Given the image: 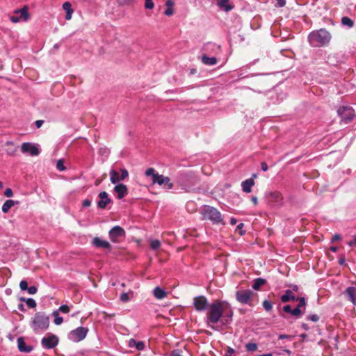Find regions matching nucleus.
Wrapping results in <instances>:
<instances>
[{"mask_svg": "<svg viewBox=\"0 0 356 356\" xmlns=\"http://www.w3.org/2000/svg\"><path fill=\"white\" fill-rule=\"evenodd\" d=\"M233 311L230 305L225 301L216 300L208 307L207 314V324H216L221 318H227L226 322L232 319Z\"/></svg>", "mask_w": 356, "mask_h": 356, "instance_id": "nucleus-1", "label": "nucleus"}, {"mask_svg": "<svg viewBox=\"0 0 356 356\" xmlns=\"http://www.w3.org/2000/svg\"><path fill=\"white\" fill-rule=\"evenodd\" d=\"M331 34L325 29H321L309 33V42L312 47H319L328 44L331 40Z\"/></svg>", "mask_w": 356, "mask_h": 356, "instance_id": "nucleus-2", "label": "nucleus"}, {"mask_svg": "<svg viewBox=\"0 0 356 356\" xmlns=\"http://www.w3.org/2000/svg\"><path fill=\"white\" fill-rule=\"evenodd\" d=\"M145 175L147 177H151L152 184L153 185L157 184L166 190L172 189L173 187V184L170 181L169 177L159 175L153 168L147 169Z\"/></svg>", "mask_w": 356, "mask_h": 356, "instance_id": "nucleus-3", "label": "nucleus"}, {"mask_svg": "<svg viewBox=\"0 0 356 356\" xmlns=\"http://www.w3.org/2000/svg\"><path fill=\"white\" fill-rule=\"evenodd\" d=\"M49 317L44 312H37L31 321V327L36 332L45 331L49 327Z\"/></svg>", "mask_w": 356, "mask_h": 356, "instance_id": "nucleus-4", "label": "nucleus"}, {"mask_svg": "<svg viewBox=\"0 0 356 356\" xmlns=\"http://www.w3.org/2000/svg\"><path fill=\"white\" fill-rule=\"evenodd\" d=\"M202 215L204 220H209L215 224H225L221 213L214 207L205 206L202 211Z\"/></svg>", "mask_w": 356, "mask_h": 356, "instance_id": "nucleus-5", "label": "nucleus"}, {"mask_svg": "<svg viewBox=\"0 0 356 356\" xmlns=\"http://www.w3.org/2000/svg\"><path fill=\"white\" fill-rule=\"evenodd\" d=\"M254 293L251 290H238L236 292V298L238 302L243 305H251Z\"/></svg>", "mask_w": 356, "mask_h": 356, "instance_id": "nucleus-6", "label": "nucleus"}, {"mask_svg": "<svg viewBox=\"0 0 356 356\" xmlns=\"http://www.w3.org/2000/svg\"><path fill=\"white\" fill-rule=\"evenodd\" d=\"M88 332V328L84 327H79L70 332L69 339L72 341L79 342L86 337Z\"/></svg>", "mask_w": 356, "mask_h": 356, "instance_id": "nucleus-7", "label": "nucleus"}, {"mask_svg": "<svg viewBox=\"0 0 356 356\" xmlns=\"http://www.w3.org/2000/svg\"><path fill=\"white\" fill-rule=\"evenodd\" d=\"M337 113L339 115L341 118V120L345 123H348L351 122L354 117H355V113L353 109L351 107L348 106H342L340 107Z\"/></svg>", "mask_w": 356, "mask_h": 356, "instance_id": "nucleus-8", "label": "nucleus"}, {"mask_svg": "<svg viewBox=\"0 0 356 356\" xmlns=\"http://www.w3.org/2000/svg\"><path fill=\"white\" fill-rule=\"evenodd\" d=\"M108 236L113 243H119L121 238L125 237V231L122 227L117 225L109 231Z\"/></svg>", "mask_w": 356, "mask_h": 356, "instance_id": "nucleus-9", "label": "nucleus"}, {"mask_svg": "<svg viewBox=\"0 0 356 356\" xmlns=\"http://www.w3.org/2000/svg\"><path fill=\"white\" fill-rule=\"evenodd\" d=\"M58 341L57 336L52 334H48L46 337L42 338L41 343L44 348L51 349L58 345Z\"/></svg>", "mask_w": 356, "mask_h": 356, "instance_id": "nucleus-10", "label": "nucleus"}, {"mask_svg": "<svg viewBox=\"0 0 356 356\" xmlns=\"http://www.w3.org/2000/svg\"><path fill=\"white\" fill-rule=\"evenodd\" d=\"M266 197L269 202L281 206L283 204V195L279 191H270L266 193Z\"/></svg>", "mask_w": 356, "mask_h": 356, "instance_id": "nucleus-11", "label": "nucleus"}, {"mask_svg": "<svg viewBox=\"0 0 356 356\" xmlns=\"http://www.w3.org/2000/svg\"><path fill=\"white\" fill-rule=\"evenodd\" d=\"M193 305L198 312L204 311L209 307L207 299L203 296L194 298Z\"/></svg>", "mask_w": 356, "mask_h": 356, "instance_id": "nucleus-12", "label": "nucleus"}, {"mask_svg": "<svg viewBox=\"0 0 356 356\" xmlns=\"http://www.w3.org/2000/svg\"><path fill=\"white\" fill-rule=\"evenodd\" d=\"M24 152L29 153L31 156H38L40 151L38 145L31 143H24Z\"/></svg>", "mask_w": 356, "mask_h": 356, "instance_id": "nucleus-13", "label": "nucleus"}, {"mask_svg": "<svg viewBox=\"0 0 356 356\" xmlns=\"http://www.w3.org/2000/svg\"><path fill=\"white\" fill-rule=\"evenodd\" d=\"M99 200L97 202V207L99 209H105L111 203V200L108 197L106 192L103 191L99 194Z\"/></svg>", "mask_w": 356, "mask_h": 356, "instance_id": "nucleus-14", "label": "nucleus"}, {"mask_svg": "<svg viewBox=\"0 0 356 356\" xmlns=\"http://www.w3.org/2000/svg\"><path fill=\"white\" fill-rule=\"evenodd\" d=\"M92 244L97 248H101L108 250H111V245L109 242L106 240H103L99 237H95L92 239Z\"/></svg>", "mask_w": 356, "mask_h": 356, "instance_id": "nucleus-15", "label": "nucleus"}, {"mask_svg": "<svg viewBox=\"0 0 356 356\" xmlns=\"http://www.w3.org/2000/svg\"><path fill=\"white\" fill-rule=\"evenodd\" d=\"M114 191L118 194V199H122L127 195L128 189L126 185L118 184L115 186Z\"/></svg>", "mask_w": 356, "mask_h": 356, "instance_id": "nucleus-16", "label": "nucleus"}, {"mask_svg": "<svg viewBox=\"0 0 356 356\" xmlns=\"http://www.w3.org/2000/svg\"><path fill=\"white\" fill-rule=\"evenodd\" d=\"M218 6L225 12H229L234 8V6L229 3V0H216Z\"/></svg>", "mask_w": 356, "mask_h": 356, "instance_id": "nucleus-17", "label": "nucleus"}, {"mask_svg": "<svg viewBox=\"0 0 356 356\" xmlns=\"http://www.w3.org/2000/svg\"><path fill=\"white\" fill-rule=\"evenodd\" d=\"M254 185L253 179H248L241 183V187L243 192L249 193L252 191V187Z\"/></svg>", "mask_w": 356, "mask_h": 356, "instance_id": "nucleus-18", "label": "nucleus"}, {"mask_svg": "<svg viewBox=\"0 0 356 356\" xmlns=\"http://www.w3.org/2000/svg\"><path fill=\"white\" fill-rule=\"evenodd\" d=\"M348 299L353 302L354 305H356V287L350 286L346 289L345 291Z\"/></svg>", "mask_w": 356, "mask_h": 356, "instance_id": "nucleus-19", "label": "nucleus"}, {"mask_svg": "<svg viewBox=\"0 0 356 356\" xmlns=\"http://www.w3.org/2000/svg\"><path fill=\"white\" fill-rule=\"evenodd\" d=\"M63 8L66 12L65 19L70 20L72 19V13L74 12L72 8V5L70 2L66 1L63 4Z\"/></svg>", "mask_w": 356, "mask_h": 356, "instance_id": "nucleus-20", "label": "nucleus"}, {"mask_svg": "<svg viewBox=\"0 0 356 356\" xmlns=\"http://www.w3.org/2000/svg\"><path fill=\"white\" fill-rule=\"evenodd\" d=\"M281 300L283 302H287L291 300L296 301L297 300V298L291 290H287L286 293L281 297Z\"/></svg>", "mask_w": 356, "mask_h": 356, "instance_id": "nucleus-21", "label": "nucleus"}, {"mask_svg": "<svg viewBox=\"0 0 356 356\" xmlns=\"http://www.w3.org/2000/svg\"><path fill=\"white\" fill-rule=\"evenodd\" d=\"M129 346L130 348H136L138 350H142L145 348V343L143 341H137L134 339L129 341Z\"/></svg>", "mask_w": 356, "mask_h": 356, "instance_id": "nucleus-22", "label": "nucleus"}, {"mask_svg": "<svg viewBox=\"0 0 356 356\" xmlns=\"http://www.w3.org/2000/svg\"><path fill=\"white\" fill-rule=\"evenodd\" d=\"M16 204H19V202H15L12 200H6L2 206V211L4 213H6L9 211V210Z\"/></svg>", "mask_w": 356, "mask_h": 356, "instance_id": "nucleus-23", "label": "nucleus"}, {"mask_svg": "<svg viewBox=\"0 0 356 356\" xmlns=\"http://www.w3.org/2000/svg\"><path fill=\"white\" fill-rule=\"evenodd\" d=\"M153 294L154 297L159 300L163 299L167 296V293L159 286L154 289Z\"/></svg>", "mask_w": 356, "mask_h": 356, "instance_id": "nucleus-24", "label": "nucleus"}, {"mask_svg": "<svg viewBox=\"0 0 356 356\" xmlns=\"http://www.w3.org/2000/svg\"><path fill=\"white\" fill-rule=\"evenodd\" d=\"M202 62L207 65H214L217 63V59L216 57H209L207 55H203Z\"/></svg>", "mask_w": 356, "mask_h": 356, "instance_id": "nucleus-25", "label": "nucleus"}, {"mask_svg": "<svg viewBox=\"0 0 356 356\" xmlns=\"http://www.w3.org/2000/svg\"><path fill=\"white\" fill-rule=\"evenodd\" d=\"M266 282V280L263 279V278H257L256 280H254V283H253V285H252V288L256 290V291H258L260 289V288L265 284V283Z\"/></svg>", "mask_w": 356, "mask_h": 356, "instance_id": "nucleus-26", "label": "nucleus"}, {"mask_svg": "<svg viewBox=\"0 0 356 356\" xmlns=\"http://www.w3.org/2000/svg\"><path fill=\"white\" fill-rule=\"evenodd\" d=\"M24 291H27L30 295H33L37 293L38 289L35 286H29L26 281H24Z\"/></svg>", "mask_w": 356, "mask_h": 356, "instance_id": "nucleus-27", "label": "nucleus"}, {"mask_svg": "<svg viewBox=\"0 0 356 356\" xmlns=\"http://www.w3.org/2000/svg\"><path fill=\"white\" fill-rule=\"evenodd\" d=\"M6 150L10 154H13L17 150V147L11 141H8L6 144Z\"/></svg>", "mask_w": 356, "mask_h": 356, "instance_id": "nucleus-28", "label": "nucleus"}, {"mask_svg": "<svg viewBox=\"0 0 356 356\" xmlns=\"http://www.w3.org/2000/svg\"><path fill=\"white\" fill-rule=\"evenodd\" d=\"M110 175H111L110 180L112 184H115L120 181V177H119L118 173L115 170H111Z\"/></svg>", "mask_w": 356, "mask_h": 356, "instance_id": "nucleus-29", "label": "nucleus"}, {"mask_svg": "<svg viewBox=\"0 0 356 356\" xmlns=\"http://www.w3.org/2000/svg\"><path fill=\"white\" fill-rule=\"evenodd\" d=\"M24 302H25L26 306L31 309H34L37 306V303H36L35 300L33 298H24Z\"/></svg>", "mask_w": 356, "mask_h": 356, "instance_id": "nucleus-30", "label": "nucleus"}, {"mask_svg": "<svg viewBox=\"0 0 356 356\" xmlns=\"http://www.w3.org/2000/svg\"><path fill=\"white\" fill-rule=\"evenodd\" d=\"M52 315L54 317V323L56 325H60L63 323V318L61 316H59L58 311L53 312Z\"/></svg>", "mask_w": 356, "mask_h": 356, "instance_id": "nucleus-31", "label": "nucleus"}, {"mask_svg": "<svg viewBox=\"0 0 356 356\" xmlns=\"http://www.w3.org/2000/svg\"><path fill=\"white\" fill-rule=\"evenodd\" d=\"M341 23L342 24L348 26V27H352L353 26V20L348 17H342Z\"/></svg>", "mask_w": 356, "mask_h": 356, "instance_id": "nucleus-32", "label": "nucleus"}, {"mask_svg": "<svg viewBox=\"0 0 356 356\" xmlns=\"http://www.w3.org/2000/svg\"><path fill=\"white\" fill-rule=\"evenodd\" d=\"M161 247V242L159 240H151L150 248L152 250H157Z\"/></svg>", "mask_w": 356, "mask_h": 356, "instance_id": "nucleus-33", "label": "nucleus"}, {"mask_svg": "<svg viewBox=\"0 0 356 356\" xmlns=\"http://www.w3.org/2000/svg\"><path fill=\"white\" fill-rule=\"evenodd\" d=\"M248 351H255L257 349V345L255 343H248L245 345Z\"/></svg>", "mask_w": 356, "mask_h": 356, "instance_id": "nucleus-34", "label": "nucleus"}, {"mask_svg": "<svg viewBox=\"0 0 356 356\" xmlns=\"http://www.w3.org/2000/svg\"><path fill=\"white\" fill-rule=\"evenodd\" d=\"M263 307L264 308L265 310L266 311H270L273 308V305L272 303L267 300H265L264 302H263Z\"/></svg>", "mask_w": 356, "mask_h": 356, "instance_id": "nucleus-35", "label": "nucleus"}, {"mask_svg": "<svg viewBox=\"0 0 356 356\" xmlns=\"http://www.w3.org/2000/svg\"><path fill=\"white\" fill-rule=\"evenodd\" d=\"M17 13H20V16L19 17H15V16H13L10 17V20L13 22V23H17V22H19V19L20 18L22 17V9H19L16 11Z\"/></svg>", "mask_w": 356, "mask_h": 356, "instance_id": "nucleus-36", "label": "nucleus"}, {"mask_svg": "<svg viewBox=\"0 0 356 356\" xmlns=\"http://www.w3.org/2000/svg\"><path fill=\"white\" fill-rule=\"evenodd\" d=\"M291 314L293 316L299 317L302 314V313L300 309H299V307H297L296 308L292 309Z\"/></svg>", "mask_w": 356, "mask_h": 356, "instance_id": "nucleus-37", "label": "nucleus"}, {"mask_svg": "<svg viewBox=\"0 0 356 356\" xmlns=\"http://www.w3.org/2000/svg\"><path fill=\"white\" fill-rule=\"evenodd\" d=\"M145 8L147 9H152L154 7V3L152 0H145Z\"/></svg>", "mask_w": 356, "mask_h": 356, "instance_id": "nucleus-38", "label": "nucleus"}, {"mask_svg": "<svg viewBox=\"0 0 356 356\" xmlns=\"http://www.w3.org/2000/svg\"><path fill=\"white\" fill-rule=\"evenodd\" d=\"M120 299L122 302H126L129 300V296L127 293H123L120 295Z\"/></svg>", "mask_w": 356, "mask_h": 356, "instance_id": "nucleus-39", "label": "nucleus"}, {"mask_svg": "<svg viewBox=\"0 0 356 356\" xmlns=\"http://www.w3.org/2000/svg\"><path fill=\"white\" fill-rule=\"evenodd\" d=\"M56 168L60 171H63L65 169V167L62 160H58L57 161Z\"/></svg>", "mask_w": 356, "mask_h": 356, "instance_id": "nucleus-40", "label": "nucleus"}, {"mask_svg": "<svg viewBox=\"0 0 356 356\" xmlns=\"http://www.w3.org/2000/svg\"><path fill=\"white\" fill-rule=\"evenodd\" d=\"M120 171L121 176L120 178V181L125 179L129 176L128 171L126 169H121Z\"/></svg>", "mask_w": 356, "mask_h": 356, "instance_id": "nucleus-41", "label": "nucleus"}, {"mask_svg": "<svg viewBox=\"0 0 356 356\" xmlns=\"http://www.w3.org/2000/svg\"><path fill=\"white\" fill-rule=\"evenodd\" d=\"M58 311H60L63 313L67 314L70 312V307H69V306H67L66 305H63L59 307Z\"/></svg>", "mask_w": 356, "mask_h": 356, "instance_id": "nucleus-42", "label": "nucleus"}, {"mask_svg": "<svg viewBox=\"0 0 356 356\" xmlns=\"http://www.w3.org/2000/svg\"><path fill=\"white\" fill-rule=\"evenodd\" d=\"M174 10L172 8V4H170V6L168 7L165 10V15L167 16H170L173 14Z\"/></svg>", "mask_w": 356, "mask_h": 356, "instance_id": "nucleus-43", "label": "nucleus"}, {"mask_svg": "<svg viewBox=\"0 0 356 356\" xmlns=\"http://www.w3.org/2000/svg\"><path fill=\"white\" fill-rule=\"evenodd\" d=\"M297 300L299 301L298 307H299V309L302 307H305L306 305L305 299L304 298H297Z\"/></svg>", "mask_w": 356, "mask_h": 356, "instance_id": "nucleus-44", "label": "nucleus"}, {"mask_svg": "<svg viewBox=\"0 0 356 356\" xmlns=\"http://www.w3.org/2000/svg\"><path fill=\"white\" fill-rule=\"evenodd\" d=\"M30 18V15L28 13V8L24 6V21H26Z\"/></svg>", "mask_w": 356, "mask_h": 356, "instance_id": "nucleus-45", "label": "nucleus"}, {"mask_svg": "<svg viewBox=\"0 0 356 356\" xmlns=\"http://www.w3.org/2000/svg\"><path fill=\"white\" fill-rule=\"evenodd\" d=\"M308 319L311 320L312 321L316 322L318 321L319 318L316 314L309 315L308 316Z\"/></svg>", "mask_w": 356, "mask_h": 356, "instance_id": "nucleus-46", "label": "nucleus"}, {"mask_svg": "<svg viewBox=\"0 0 356 356\" xmlns=\"http://www.w3.org/2000/svg\"><path fill=\"white\" fill-rule=\"evenodd\" d=\"M4 194L8 197H12L13 195V191L10 188H7L4 192Z\"/></svg>", "mask_w": 356, "mask_h": 356, "instance_id": "nucleus-47", "label": "nucleus"}, {"mask_svg": "<svg viewBox=\"0 0 356 356\" xmlns=\"http://www.w3.org/2000/svg\"><path fill=\"white\" fill-rule=\"evenodd\" d=\"M18 348L20 351H22V337L17 339Z\"/></svg>", "mask_w": 356, "mask_h": 356, "instance_id": "nucleus-48", "label": "nucleus"}, {"mask_svg": "<svg viewBox=\"0 0 356 356\" xmlns=\"http://www.w3.org/2000/svg\"><path fill=\"white\" fill-rule=\"evenodd\" d=\"M348 245L350 246V247H354V246H356V235L354 236V238L353 241H350L348 243Z\"/></svg>", "mask_w": 356, "mask_h": 356, "instance_id": "nucleus-49", "label": "nucleus"}, {"mask_svg": "<svg viewBox=\"0 0 356 356\" xmlns=\"http://www.w3.org/2000/svg\"><path fill=\"white\" fill-rule=\"evenodd\" d=\"M90 204H91V201L88 199H86L83 201V207H90Z\"/></svg>", "mask_w": 356, "mask_h": 356, "instance_id": "nucleus-50", "label": "nucleus"}, {"mask_svg": "<svg viewBox=\"0 0 356 356\" xmlns=\"http://www.w3.org/2000/svg\"><path fill=\"white\" fill-rule=\"evenodd\" d=\"M283 310L286 313L291 314L292 309L290 305H286L284 307Z\"/></svg>", "mask_w": 356, "mask_h": 356, "instance_id": "nucleus-51", "label": "nucleus"}, {"mask_svg": "<svg viewBox=\"0 0 356 356\" xmlns=\"http://www.w3.org/2000/svg\"><path fill=\"white\" fill-rule=\"evenodd\" d=\"M261 170L264 172L267 171L268 170V165L266 162H262L261 163Z\"/></svg>", "mask_w": 356, "mask_h": 356, "instance_id": "nucleus-52", "label": "nucleus"}, {"mask_svg": "<svg viewBox=\"0 0 356 356\" xmlns=\"http://www.w3.org/2000/svg\"><path fill=\"white\" fill-rule=\"evenodd\" d=\"M44 121L42 120H36L35 124L37 128L41 127V126L43 124Z\"/></svg>", "mask_w": 356, "mask_h": 356, "instance_id": "nucleus-53", "label": "nucleus"}, {"mask_svg": "<svg viewBox=\"0 0 356 356\" xmlns=\"http://www.w3.org/2000/svg\"><path fill=\"white\" fill-rule=\"evenodd\" d=\"M277 3H278L280 7H283L286 4V1L285 0H277Z\"/></svg>", "mask_w": 356, "mask_h": 356, "instance_id": "nucleus-54", "label": "nucleus"}, {"mask_svg": "<svg viewBox=\"0 0 356 356\" xmlns=\"http://www.w3.org/2000/svg\"><path fill=\"white\" fill-rule=\"evenodd\" d=\"M278 338L280 339H289V338H291V337L289 335H286V334H280V335H279Z\"/></svg>", "mask_w": 356, "mask_h": 356, "instance_id": "nucleus-55", "label": "nucleus"}, {"mask_svg": "<svg viewBox=\"0 0 356 356\" xmlns=\"http://www.w3.org/2000/svg\"><path fill=\"white\" fill-rule=\"evenodd\" d=\"M227 352L229 355H227V356H232V355L234 353V350L232 348H229L227 350Z\"/></svg>", "mask_w": 356, "mask_h": 356, "instance_id": "nucleus-56", "label": "nucleus"}, {"mask_svg": "<svg viewBox=\"0 0 356 356\" xmlns=\"http://www.w3.org/2000/svg\"><path fill=\"white\" fill-rule=\"evenodd\" d=\"M31 350V348L30 346H25L24 343V352H30Z\"/></svg>", "mask_w": 356, "mask_h": 356, "instance_id": "nucleus-57", "label": "nucleus"}, {"mask_svg": "<svg viewBox=\"0 0 356 356\" xmlns=\"http://www.w3.org/2000/svg\"><path fill=\"white\" fill-rule=\"evenodd\" d=\"M341 239V236L339 234H335L333 238H332V241H338V240H340Z\"/></svg>", "mask_w": 356, "mask_h": 356, "instance_id": "nucleus-58", "label": "nucleus"}, {"mask_svg": "<svg viewBox=\"0 0 356 356\" xmlns=\"http://www.w3.org/2000/svg\"><path fill=\"white\" fill-rule=\"evenodd\" d=\"M252 202H253V204L254 205H257V203H258V201H257V197H252Z\"/></svg>", "mask_w": 356, "mask_h": 356, "instance_id": "nucleus-59", "label": "nucleus"}, {"mask_svg": "<svg viewBox=\"0 0 356 356\" xmlns=\"http://www.w3.org/2000/svg\"><path fill=\"white\" fill-rule=\"evenodd\" d=\"M236 222H237V220H236V218H231L230 222H231V224H232V225H236Z\"/></svg>", "mask_w": 356, "mask_h": 356, "instance_id": "nucleus-60", "label": "nucleus"}, {"mask_svg": "<svg viewBox=\"0 0 356 356\" xmlns=\"http://www.w3.org/2000/svg\"><path fill=\"white\" fill-rule=\"evenodd\" d=\"M170 4H172V5H173V3H172V1H171L170 0H168V1L166 2L167 7L170 6Z\"/></svg>", "mask_w": 356, "mask_h": 356, "instance_id": "nucleus-61", "label": "nucleus"}, {"mask_svg": "<svg viewBox=\"0 0 356 356\" xmlns=\"http://www.w3.org/2000/svg\"><path fill=\"white\" fill-rule=\"evenodd\" d=\"M330 250L332 252H336L337 250V247H331Z\"/></svg>", "mask_w": 356, "mask_h": 356, "instance_id": "nucleus-62", "label": "nucleus"}, {"mask_svg": "<svg viewBox=\"0 0 356 356\" xmlns=\"http://www.w3.org/2000/svg\"><path fill=\"white\" fill-rule=\"evenodd\" d=\"M243 227V223H240L239 225H237L238 229H241Z\"/></svg>", "mask_w": 356, "mask_h": 356, "instance_id": "nucleus-63", "label": "nucleus"}, {"mask_svg": "<svg viewBox=\"0 0 356 356\" xmlns=\"http://www.w3.org/2000/svg\"><path fill=\"white\" fill-rule=\"evenodd\" d=\"M171 356H181V355H179V354H178V353H173L171 355Z\"/></svg>", "mask_w": 356, "mask_h": 356, "instance_id": "nucleus-64", "label": "nucleus"}]
</instances>
